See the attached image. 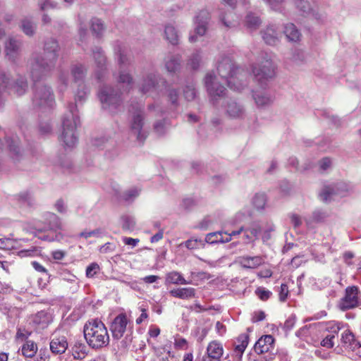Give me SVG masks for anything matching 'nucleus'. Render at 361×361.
<instances>
[{"label": "nucleus", "mask_w": 361, "mask_h": 361, "mask_svg": "<svg viewBox=\"0 0 361 361\" xmlns=\"http://www.w3.org/2000/svg\"><path fill=\"white\" fill-rule=\"evenodd\" d=\"M8 149L10 151L11 157L16 163L20 160L23 157V154L18 146V137H12L6 140Z\"/></svg>", "instance_id": "nucleus-24"}, {"label": "nucleus", "mask_w": 361, "mask_h": 361, "mask_svg": "<svg viewBox=\"0 0 361 361\" xmlns=\"http://www.w3.org/2000/svg\"><path fill=\"white\" fill-rule=\"evenodd\" d=\"M32 103L36 107L51 108L55 104V100L51 88L47 85L35 84Z\"/></svg>", "instance_id": "nucleus-9"}, {"label": "nucleus", "mask_w": 361, "mask_h": 361, "mask_svg": "<svg viewBox=\"0 0 361 361\" xmlns=\"http://www.w3.org/2000/svg\"><path fill=\"white\" fill-rule=\"evenodd\" d=\"M255 294L260 300L265 301L271 295V292L264 288L259 287L256 289Z\"/></svg>", "instance_id": "nucleus-50"}, {"label": "nucleus", "mask_w": 361, "mask_h": 361, "mask_svg": "<svg viewBox=\"0 0 361 361\" xmlns=\"http://www.w3.org/2000/svg\"><path fill=\"white\" fill-rule=\"evenodd\" d=\"M128 323V319L125 314H120L114 319L110 326V331L114 339L119 340L123 337Z\"/></svg>", "instance_id": "nucleus-14"}, {"label": "nucleus", "mask_w": 361, "mask_h": 361, "mask_svg": "<svg viewBox=\"0 0 361 361\" xmlns=\"http://www.w3.org/2000/svg\"><path fill=\"white\" fill-rule=\"evenodd\" d=\"M166 39L172 44H176L178 42V34L173 24H167L165 27Z\"/></svg>", "instance_id": "nucleus-33"}, {"label": "nucleus", "mask_w": 361, "mask_h": 361, "mask_svg": "<svg viewBox=\"0 0 361 361\" xmlns=\"http://www.w3.org/2000/svg\"><path fill=\"white\" fill-rule=\"evenodd\" d=\"M183 95L188 101L193 100L196 97V90L193 85H187L183 90Z\"/></svg>", "instance_id": "nucleus-46"}, {"label": "nucleus", "mask_w": 361, "mask_h": 361, "mask_svg": "<svg viewBox=\"0 0 361 361\" xmlns=\"http://www.w3.org/2000/svg\"><path fill=\"white\" fill-rule=\"evenodd\" d=\"M98 97L104 109L116 113L122 104L121 94L110 86L104 85L98 92Z\"/></svg>", "instance_id": "nucleus-7"}, {"label": "nucleus", "mask_w": 361, "mask_h": 361, "mask_svg": "<svg viewBox=\"0 0 361 361\" xmlns=\"http://www.w3.org/2000/svg\"><path fill=\"white\" fill-rule=\"evenodd\" d=\"M122 240H123V242L124 243V244L130 245L132 247H135L137 245V243H139V239H137V238L123 237L122 238Z\"/></svg>", "instance_id": "nucleus-63"}, {"label": "nucleus", "mask_w": 361, "mask_h": 361, "mask_svg": "<svg viewBox=\"0 0 361 361\" xmlns=\"http://www.w3.org/2000/svg\"><path fill=\"white\" fill-rule=\"evenodd\" d=\"M267 197L264 193H257L252 198V204L258 210L264 209Z\"/></svg>", "instance_id": "nucleus-38"}, {"label": "nucleus", "mask_w": 361, "mask_h": 361, "mask_svg": "<svg viewBox=\"0 0 361 361\" xmlns=\"http://www.w3.org/2000/svg\"><path fill=\"white\" fill-rule=\"evenodd\" d=\"M139 193L140 190L137 188H133L125 191L122 195V198L125 201H132L139 195Z\"/></svg>", "instance_id": "nucleus-44"}, {"label": "nucleus", "mask_w": 361, "mask_h": 361, "mask_svg": "<svg viewBox=\"0 0 361 361\" xmlns=\"http://www.w3.org/2000/svg\"><path fill=\"white\" fill-rule=\"evenodd\" d=\"M224 233L221 231H217L214 233H208L204 239L205 243L209 244L218 243H228L231 241V237L229 235L224 237Z\"/></svg>", "instance_id": "nucleus-27"}, {"label": "nucleus", "mask_w": 361, "mask_h": 361, "mask_svg": "<svg viewBox=\"0 0 361 361\" xmlns=\"http://www.w3.org/2000/svg\"><path fill=\"white\" fill-rule=\"evenodd\" d=\"M166 281L169 283L173 284H188L190 283L187 281L182 274L178 271H171L167 274L166 277Z\"/></svg>", "instance_id": "nucleus-34"}, {"label": "nucleus", "mask_w": 361, "mask_h": 361, "mask_svg": "<svg viewBox=\"0 0 361 361\" xmlns=\"http://www.w3.org/2000/svg\"><path fill=\"white\" fill-rule=\"evenodd\" d=\"M49 354L47 349H40L35 361H49Z\"/></svg>", "instance_id": "nucleus-57"}, {"label": "nucleus", "mask_w": 361, "mask_h": 361, "mask_svg": "<svg viewBox=\"0 0 361 361\" xmlns=\"http://www.w3.org/2000/svg\"><path fill=\"white\" fill-rule=\"evenodd\" d=\"M68 348V341L66 337L60 335L59 332L55 331L51 338L50 350L54 354H62Z\"/></svg>", "instance_id": "nucleus-18"}, {"label": "nucleus", "mask_w": 361, "mask_h": 361, "mask_svg": "<svg viewBox=\"0 0 361 361\" xmlns=\"http://www.w3.org/2000/svg\"><path fill=\"white\" fill-rule=\"evenodd\" d=\"M290 221L295 228L299 227L302 224V220L300 216L295 214L290 215Z\"/></svg>", "instance_id": "nucleus-59"}, {"label": "nucleus", "mask_w": 361, "mask_h": 361, "mask_svg": "<svg viewBox=\"0 0 361 361\" xmlns=\"http://www.w3.org/2000/svg\"><path fill=\"white\" fill-rule=\"evenodd\" d=\"M353 190V185L345 183L340 182L336 185L324 186L320 194L321 200L324 202H329L336 200L337 197H341L347 195Z\"/></svg>", "instance_id": "nucleus-10"}, {"label": "nucleus", "mask_w": 361, "mask_h": 361, "mask_svg": "<svg viewBox=\"0 0 361 361\" xmlns=\"http://www.w3.org/2000/svg\"><path fill=\"white\" fill-rule=\"evenodd\" d=\"M217 334L219 336H223L226 331V326L221 322H217L215 326Z\"/></svg>", "instance_id": "nucleus-64"}, {"label": "nucleus", "mask_w": 361, "mask_h": 361, "mask_svg": "<svg viewBox=\"0 0 361 361\" xmlns=\"http://www.w3.org/2000/svg\"><path fill=\"white\" fill-rule=\"evenodd\" d=\"M93 57L97 68L100 73H96L97 78L100 80L103 77L106 69V57L103 54L100 48H96L93 52Z\"/></svg>", "instance_id": "nucleus-20"}, {"label": "nucleus", "mask_w": 361, "mask_h": 361, "mask_svg": "<svg viewBox=\"0 0 361 361\" xmlns=\"http://www.w3.org/2000/svg\"><path fill=\"white\" fill-rule=\"evenodd\" d=\"M340 341L343 348L355 352L361 357V344L355 338V336L350 330L345 329L341 334Z\"/></svg>", "instance_id": "nucleus-16"}, {"label": "nucleus", "mask_w": 361, "mask_h": 361, "mask_svg": "<svg viewBox=\"0 0 361 361\" xmlns=\"http://www.w3.org/2000/svg\"><path fill=\"white\" fill-rule=\"evenodd\" d=\"M86 346L82 343H75L73 348V355L75 359H82L85 357Z\"/></svg>", "instance_id": "nucleus-39"}, {"label": "nucleus", "mask_w": 361, "mask_h": 361, "mask_svg": "<svg viewBox=\"0 0 361 361\" xmlns=\"http://www.w3.org/2000/svg\"><path fill=\"white\" fill-rule=\"evenodd\" d=\"M288 288L285 283H282L279 290V299L281 302H284L288 295Z\"/></svg>", "instance_id": "nucleus-56"}, {"label": "nucleus", "mask_w": 361, "mask_h": 361, "mask_svg": "<svg viewBox=\"0 0 361 361\" xmlns=\"http://www.w3.org/2000/svg\"><path fill=\"white\" fill-rule=\"evenodd\" d=\"M88 90L84 83L78 84L77 92L75 94V102L82 103L87 99Z\"/></svg>", "instance_id": "nucleus-37"}, {"label": "nucleus", "mask_w": 361, "mask_h": 361, "mask_svg": "<svg viewBox=\"0 0 361 361\" xmlns=\"http://www.w3.org/2000/svg\"><path fill=\"white\" fill-rule=\"evenodd\" d=\"M154 129L158 135H164L166 131V121H157L154 123Z\"/></svg>", "instance_id": "nucleus-51"}, {"label": "nucleus", "mask_w": 361, "mask_h": 361, "mask_svg": "<svg viewBox=\"0 0 361 361\" xmlns=\"http://www.w3.org/2000/svg\"><path fill=\"white\" fill-rule=\"evenodd\" d=\"M80 124L76 104H70L62 118V132L59 140L66 149H73L78 143L76 128Z\"/></svg>", "instance_id": "nucleus-2"}, {"label": "nucleus", "mask_w": 361, "mask_h": 361, "mask_svg": "<svg viewBox=\"0 0 361 361\" xmlns=\"http://www.w3.org/2000/svg\"><path fill=\"white\" fill-rule=\"evenodd\" d=\"M240 265L247 269H255L264 263V259L261 256H243L239 258Z\"/></svg>", "instance_id": "nucleus-22"}, {"label": "nucleus", "mask_w": 361, "mask_h": 361, "mask_svg": "<svg viewBox=\"0 0 361 361\" xmlns=\"http://www.w3.org/2000/svg\"><path fill=\"white\" fill-rule=\"evenodd\" d=\"M331 164V161L330 159L326 157V158L322 159L319 161V168L322 171H326V169H328L330 167Z\"/></svg>", "instance_id": "nucleus-61"}, {"label": "nucleus", "mask_w": 361, "mask_h": 361, "mask_svg": "<svg viewBox=\"0 0 361 361\" xmlns=\"http://www.w3.org/2000/svg\"><path fill=\"white\" fill-rule=\"evenodd\" d=\"M295 316H290L284 322L283 329L286 331H290L293 329V327L295 325Z\"/></svg>", "instance_id": "nucleus-58"}, {"label": "nucleus", "mask_w": 361, "mask_h": 361, "mask_svg": "<svg viewBox=\"0 0 361 361\" xmlns=\"http://www.w3.org/2000/svg\"><path fill=\"white\" fill-rule=\"evenodd\" d=\"M284 34L290 42H298L300 39L301 34L295 24H286L284 28Z\"/></svg>", "instance_id": "nucleus-29"}, {"label": "nucleus", "mask_w": 361, "mask_h": 361, "mask_svg": "<svg viewBox=\"0 0 361 361\" xmlns=\"http://www.w3.org/2000/svg\"><path fill=\"white\" fill-rule=\"evenodd\" d=\"M144 124V116L143 111L140 109H137L133 115L131 123H130V130L132 133L136 135L137 140L142 142L145 137L146 135L142 131V126Z\"/></svg>", "instance_id": "nucleus-15"}, {"label": "nucleus", "mask_w": 361, "mask_h": 361, "mask_svg": "<svg viewBox=\"0 0 361 361\" xmlns=\"http://www.w3.org/2000/svg\"><path fill=\"white\" fill-rule=\"evenodd\" d=\"M204 85L212 100H216L225 94L226 88L219 84V78L213 71L207 73L204 78Z\"/></svg>", "instance_id": "nucleus-12"}, {"label": "nucleus", "mask_w": 361, "mask_h": 361, "mask_svg": "<svg viewBox=\"0 0 361 361\" xmlns=\"http://www.w3.org/2000/svg\"><path fill=\"white\" fill-rule=\"evenodd\" d=\"M118 55L119 74L118 81L126 85V90H129L133 85V80L130 74L126 71V68L131 64L132 59L128 51L121 46L115 49Z\"/></svg>", "instance_id": "nucleus-8"}, {"label": "nucleus", "mask_w": 361, "mask_h": 361, "mask_svg": "<svg viewBox=\"0 0 361 361\" xmlns=\"http://www.w3.org/2000/svg\"><path fill=\"white\" fill-rule=\"evenodd\" d=\"M45 220L48 224L49 229L56 230L61 228L60 219L54 213H47L46 214Z\"/></svg>", "instance_id": "nucleus-35"}, {"label": "nucleus", "mask_w": 361, "mask_h": 361, "mask_svg": "<svg viewBox=\"0 0 361 361\" xmlns=\"http://www.w3.org/2000/svg\"><path fill=\"white\" fill-rule=\"evenodd\" d=\"M223 355L224 348L221 343L216 341H212L208 344L206 353L204 355L207 357L212 356V357L221 360Z\"/></svg>", "instance_id": "nucleus-23"}, {"label": "nucleus", "mask_w": 361, "mask_h": 361, "mask_svg": "<svg viewBox=\"0 0 361 361\" xmlns=\"http://www.w3.org/2000/svg\"><path fill=\"white\" fill-rule=\"evenodd\" d=\"M71 75L75 83H83V79L87 73V68L81 63H75L71 66Z\"/></svg>", "instance_id": "nucleus-25"}, {"label": "nucleus", "mask_w": 361, "mask_h": 361, "mask_svg": "<svg viewBox=\"0 0 361 361\" xmlns=\"http://www.w3.org/2000/svg\"><path fill=\"white\" fill-rule=\"evenodd\" d=\"M159 82L164 86L166 85V81L161 78L159 75L155 73H149L143 80L140 90L142 94L153 95L154 93L157 94L159 92Z\"/></svg>", "instance_id": "nucleus-13"}, {"label": "nucleus", "mask_w": 361, "mask_h": 361, "mask_svg": "<svg viewBox=\"0 0 361 361\" xmlns=\"http://www.w3.org/2000/svg\"><path fill=\"white\" fill-rule=\"evenodd\" d=\"M343 325L339 322H330L327 324L326 330L329 332V334L336 335L341 329Z\"/></svg>", "instance_id": "nucleus-47"}, {"label": "nucleus", "mask_w": 361, "mask_h": 361, "mask_svg": "<svg viewBox=\"0 0 361 361\" xmlns=\"http://www.w3.org/2000/svg\"><path fill=\"white\" fill-rule=\"evenodd\" d=\"M335 336L334 334H328L326 337L321 341V345L327 348H331L334 345V340Z\"/></svg>", "instance_id": "nucleus-52"}, {"label": "nucleus", "mask_w": 361, "mask_h": 361, "mask_svg": "<svg viewBox=\"0 0 361 361\" xmlns=\"http://www.w3.org/2000/svg\"><path fill=\"white\" fill-rule=\"evenodd\" d=\"M274 25V24H270L262 32V38L265 43L271 46L276 45L279 42V35L276 31Z\"/></svg>", "instance_id": "nucleus-21"}, {"label": "nucleus", "mask_w": 361, "mask_h": 361, "mask_svg": "<svg viewBox=\"0 0 361 361\" xmlns=\"http://www.w3.org/2000/svg\"><path fill=\"white\" fill-rule=\"evenodd\" d=\"M217 71L220 78L231 89L240 91L245 86L243 82L245 76L243 70L236 67L229 58L222 59L217 66Z\"/></svg>", "instance_id": "nucleus-4"}, {"label": "nucleus", "mask_w": 361, "mask_h": 361, "mask_svg": "<svg viewBox=\"0 0 361 361\" xmlns=\"http://www.w3.org/2000/svg\"><path fill=\"white\" fill-rule=\"evenodd\" d=\"M21 47V42L13 37H9L5 43V53L6 57L11 61H16Z\"/></svg>", "instance_id": "nucleus-19"}, {"label": "nucleus", "mask_w": 361, "mask_h": 361, "mask_svg": "<svg viewBox=\"0 0 361 361\" xmlns=\"http://www.w3.org/2000/svg\"><path fill=\"white\" fill-rule=\"evenodd\" d=\"M201 61V54L200 51L193 53L188 60V65L193 70L198 68Z\"/></svg>", "instance_id": "nucleus-42"}, {"label": "nucleus", "mask_w": 361, "mask_h": 361, "mask_svg": "<svg viewBox=\"0 0 361 361\" xmlns=\"http://www.w3.org/2000/svg\"><path fill=\"white\" fill-rule=\"evenodd\" d=\"M20 29L27 36H32L36 30L34 24H20Z\"/></svg>", "instance_id": "nucleus-53"}, {"label": "nucleus", "mask_w": 361, "mask_h": 361, "mask_svg": "<svg viewBox=\"0 0 361 361\" xmlns=\"http://www.w3.org/2000/svg\"><path fill=\"white\" fill-rule=\"evenodd\" d=\"M17 200L18 202L23 205H31L32 204V196L28 192H23L18 195Z\"/></svg>", "instance_id": "nucleus-45"}, {"label": "nucleus", "mask_w": 361, "mask_h": 361, "mask_svg": "<svg viewBox=\"0 0 361 361\" xmlns=\"http://www.w3.org/2000/svg\"><path fill=\"white\" fill-rule=\"evenodd\" d=\"M180 66V57L178 55L169 56L165 61V67L170 73H175Z\"/></svg>", "instance_id": "nucleus-31"}, {"label": "nucleus", "mask_w": 361, "mask_h": 361, "mask_svg": "<svg viewBox=\"0 0 361 361\" xmlns=\"http://www.w3.org/2000/svg\"><path fill=\"white\" fill-rule=\"evenodd\" d=\"M99 271V266L97 263H91L86 269V276L87 278H92Z\"/></svg>", "instance_id": "nucleus-49"}, {"label": "nucleus", "mask_w": 361, "mask_h": 361, "mask_svg": "<svg viewBox=\"0 0 361 361\" xmlns=\"http://www.w3.org/2000/svg\"><path fill=\"white\" fill-rule=\"evenodd\" d=\"M305 59L304 52L301 50H295L293 53L291 60L295 63H300Z\"/></svg>", "instance_id": "nucleus-54"}, {"label": "nucleus", "mask_w": 361, "mask_h": 361, "mask_svg": "<svg viewBox=\"0 0 361 361\" xmlns=\"http://www.w3.org/2000/svg\"><path fill=\"white\" fill-rule=\"evenodd\" d=\"M59 46L57 41L53 38L47 39L44 45V56L34 54L30 61V76L33 81L44 78L55 68Z\"/></svg>", "instance_id": "nucleus-1"}, {"label": "nucleus", "mask_w": 361, "mask_h": 361, "mask_svg": "<svg viewBox=\"0 0 361 361\" xmlns=\"http://www.w3.org/2000/svg\"><path fill=\"white\" fill-rule=\"evenodd\" d=\"M135 226V221L133 217L124 216L122 217V228L125 231H132Z\"/></svg>", "instance_id": "nucleus-43"}, {"label": "nucleus", "mask_w": 361, "mask_h": 361, "mask_svg": "<svg viewBox=\"0 0 361 361\" xmlns=\"http://www.w3.org/2000/svg\"><path fill=\"white\" fill-rule=\"evenodd\" d=\"M254 350L257 353L253 361H274L277 354L274 338L271 335H264L255 343Z\"/></svg>", "instance_id": "nucleus-6"}, {"label": "nucleus", "mask_w": 361, "mask_h": 361, "mask_svg": "<svg viewBox=\"0 0 361 361\" xmlns=\"http://www.w3.org/2000/svg\"><path fill=\"white\" fill-rule=\"evenodd\" d=\"M37 344L31 340H27L21 347V352L25 357L32 358L37 352Z\"/></svg>", "instance_id": "nucleus-30"}, {"label": "nucleus", "mask_w": 361, "mask_h": 361, "mask_svg": "<svg viewBox=\"0 0 361 361\" xmlns=\"http://www.w3.org/2000/svg\"><path fill=\"white\" fill-rule=\"evenodd\" d=\"M141 314L136 319V324H140L142 322L148 318V314L147 313V309L145 307H140Z\"/></svg>", "instance_id": "nucleus-62"}, {"label": "nucleus", "mask_w": 361, "mask_h": 361, "mask_svg": "<svg viewBox=\"0 0 361 361\" xmlns=\"http://www.w3.org/2000/svg\"><path fill=\"white\" fill-rule=\"evenodd\" d=\"M295 4L303 15H310L312 11L310 3L306 0H295Z\"/></svg>", "instance_id": "nucleus-41"}, {"label": "nucleus", "mask_w": 361, "mask_h": 361, "mask_svg": "<svg viewBox=\"0 0 361 361\" xmlns=\"http://www.w3.org/2000/svg\"><path fill=\"white\" fill-rule=\"evenodd\" d=\"M83 332L87 343L92 348H102L109 343L107 329L99 319L88 321L84 326Z\"/></svg>", "instance_id": "nucleus-3"}, {"label": "nucleus", "mask_w": 361, "mask_h": 361, "mask_svg": "<svg viewBox=\"0 0 361 361\" xmlns=\"http://www.w3.org/2000/svg\"><path fill=\"white\" fill-rule=\"evenodd\" d=\"M253 98L258 106L269 105L272 102L271 97L264 91H254Z\"/></svg>", "instance_id": "nucleus-28"}, {"label": "nucleus", "mask_w": 361, "mask_h": 361, "mask_svg": "<svg viewBox=\"0 0 361 361\" xmlns=\"http://www.w3.org/2000/svg\"><path fill=\"white\" fill-rule=\"evenodd\" d=\"M13 247V242L10 238H0V249L11 250Z\"/></svg>", "instance_id": "nucleus-55"}, {"label": "nucleus", "mask_w": 361, "mask_h": 361, "mask_svg": "<svg viewBox=\"0 0 361 361\" xmlns=\"http://www.w3.org/2000/svg\"><path fill=\"white\" fill-rule=\"evenodd\" d=\"M226 114L231 118L243 119L246 116L244 106L234 99H228L224 104Z\"/></svg>", "instance_id": "nucleus-17"}, {"label": "nucleus", "mask_w": 361, "mask_h": 361, "mask_svg": "<svg viewBox=\"0 0 361 361\" xmlns=\"http://www.w3.org/2000/svg\"><path fill=\"white\" fill-rule=\"evenodd\" d=\"M58 4L54 0H41L39 6L42 11L57 8Z\"/></svg>", "instance_id": "nucleus-48"}, {"label": "nucleus", "mask_w": 361, "mask_h": 361, "mask_svg": "<svg viewBox=\"0 0 361 361\" xmlns=\"http://www.w3.org/2000/svg\"><path fill=\"white\" fill-rule=\"evenodd\" d=\"M360 290L356 286H348L345 290V295L340 302V308L348 310L358 307L361 303Z\"/></svg>", "instance_id": "nucleus-11"}, {"label": "nucleus", "mask_w": 361, "mask_h": 361, "mask_svg": "<svg viewBox=\"0 0 361 361\" xmlns=\"http://www.w3.org/2000/svg\"><path fill=\"white\" fill-rule=\"evenodd\" d=\"M170 294L173 297L180 299H189L193 298L195 295V290L193 288H178L170 290Z\"/></svg>", "instance_id": "nucleus-26"}, {"label": "nucleus", "mask_w": 361, "mask_h": 361, "mask_svg": "<svg viewBox=\"0 0 361 361\" xmlns=\"http://www.w3.org/2000/svg\"><path fill=\"white\" fill-rule=\"evenodd\" d=\"M252 73L255 80L263 88L267 82L273 78L276 74V65L267 53H262L259 62L253 67Z\"/></svg>", "instance_id": "nucleus-5"}, {"label": "nucleus", "mask_w": 361, "mask_h": 361, "mask_svg": "<svg viewBox=\"0 0 361 361\" xmlns=\"http://www.w3.org/2000/svg\"><path fill=\"white\" fill-rule=\"evenodd\" d=\"M51 321L50 315L45 311H40L32 317V322L37 325L44 328Z\"/></svg>", "instance_id": "nucleus-32"}, {"label": "nucleus", "mask_w": 361, "mask_h": 361, "mask_svg": "<svg viewBox=\"0 0 361 361\" xmlns=\"http://www.w3.org/2000/svg\"><path fill=\"white\" fill-rule=\"evenodd\" d=\"M207 28L205 24H198L195 30L190 32L189 36V41L190 42H195L197 41L198 37H202L207 31Z\"/></svg>", "instance_id": "nucleus-36"}, {"label": "nucleus", "mask_w": 361, "mask_h": 361, "mask_svg": "<svg viewBox=\"0 0 361 361\" xmlns=\"http://www.w3.org/2000/svg\"><path fill=\"white\" fill-rule=\"evenodd\" d=\"M92 32L95 34L97 37H99L104 30L103 24H91Z\"/></svg>", "instance_id": "nucleus-60"}, {"label": "nucleus", "mask_w": 361, "mask_h": 361, "mask_svg": "<svg viewBox=\"0 0 361 361\" xmlns=\"http://www.w3.org/2000/svg\"><path fill=\"white\" fill-rule=\"evenodd\" d=\"M184 244L189 250H197L203 248L205 245V241L202 239L190 238L186 240Z\"/></svg>", "instance_id": "nucleus-40"}]
</instances>
